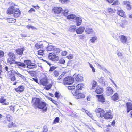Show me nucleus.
<instances>
[{
    "label": "nucleus",
    "instance_id": "f257e3e1",
    "mask_svg": "<svg viewBox=\"0 0 132 132\" xmlns=\"http://www.w3.org/2000/svg\"><path fill=\"white\" fill-rule=\"evenodd\" d=\"M36 107L41 109L43 112H45L47 110V104L46 103L43 102H41L39 98L36 99L35 102L34 103Z\"/></svg>",
    "mask_w": 132,
    "mask_h": 132
},
{
    "label": "nucleus",
    "instance_id": "f03ea898",
    "mask_svg": "<svg viewBox=\"0 0 132 132\" xmlns=\"http://www.w3.org/2000/svg\"><path fill=\"white\" fill-rule=\"evenodd\" d=\"M8 55L9 56L8 58V62L11 64L14 63L15 59V54L13 53L10 52L8 53Z\"/></svg>",
    "mask_w": 132,
    "mask_h": 132
},
{
    "label": "nucleus",
    "instance_id": "7ed1b4c3",
    "mask_svg": "<svg viewBox=\"0 0 132 132\" xmlns=\"http://www.w3.org/2000/svg\"><path fill=\"white\" fill-rule=\"evenodd\" d=\"M63 84H64L70 85L73 83L74 79L71 77H66L63 80Z\"/></svg>",
    "mask_w": 132,
    "mask_h": 132
},
{
    "label": "nucleus",
    "instance_id": "20e7f679",
    "mask_svg": "<svg viewBox=\"0 0 132 132\" xmlns=\"http://www.w3.org/2000/svg\"><path fill=\"white\" fill-rule=\"evenodd\" d=\"M72 94L74 96H76V98H84L85 97L84 94L83 93L78 92L77 90H73L72 92Z\"/></svg>",
    "mask_w": 132,
    "mask_h": 132
},
{
    "label": "nucleus",
    "instance_id": "39448f33",
    "mask_svg": "<svg viewBox=\"0 0 132 132\" xmlns=\"http://www.w3.org/2000/svg\"><path fill=\"white\" fill-rule=\"evenodd\" d=\"M48 57L50 60L53 61H57L59 60L58 56L56 55L53 53H50L49 54Z\"/></svg>",
    "mask_w": 132,
    "mask_h": 132
},
{
    "label": "nucleus",
    "instance_id": "423d86ee",
    "mask_svg": "<svg viewBox=\"0 0 132 132\" xmlns=\"http://www.w3.org/2000/svg\"><path fill=\"white\" fill-rule=\"evenodd\" d=\"M119 38L120 41L123 44H126L127 43V39L126 37L123 35H121L119 36Z\"/></svg>",
    "mask_w": 132,
    "mask_h": 132
},
{
    "label": "nucleus",
    "instance_id": "0eeeda50",
    "mask_svg": "<svg viewBox=\"0 0 132 132\" xmlns=\"http://www.w3.org/2000/svg\"><path fill=\"white\" fill-rule=\"evenodd\" d=\"M106 92L107 95L111 96L113 94V91L111 87H109L107 88Z\"/></svg>",
    "mask_w": 132,
    "mask_h": 132
},
{
    "label": "nucleus",
    "instance_id": "6e6552de",
    "mask_svg": "<svg viewBox=\"0 0 132 132\" xmlns=\"http://www.w3.org/2000/svg\"><path fill=\"white\" fill-rule=\"evenodd\" d=\"M15 7L13 6H11L9 7L7 11V13L8 14H13L14 13Z\"/></svg>",
    "mask_w": 132,
    "mask_h": 132
},
{
    "label": "nucleus",
    "instance_id": "1a4fd4ad",
    "mask_svg": "<svg viewBox=\"0 0 132 132\" xmlns=\"http://www.w3.org/2000/svg\"><path fill=\"white\" fill-rule=\"evenodd\" d=\"M62 11H63L62 8L57 7H54L53 10V11L55 13L57 14L60 13Z\"/></svg>",
    "mask_w": 132,
    "mask_h": 132
},
{
    "label": "nucleus",
    "instance_id": "9d476101",
    "mask_svg": "<svg viewBox=\"0 0 132 132\" xmlns=\"http://www.w3.org/2000/svg\"><path fill=\"white\" fill-rule=\"evenodd\" d=\"M47 78L46 77L40 80V83L44 86H46L48 82Z\"/></svg>",
    "mask_w": 132,
    "mask_h": 132
},
{
    "label": "nucleus",
    "instance_id": "9b49d317",
    "mask_svg": "<svg viewBox=\"0 0 132 132\" xmlns=\"http://www.w3.org/2000/svg\"><path fill=\"white\" fill-rule=\"evenodd\" d=\"M75 21L77 26H79L81 24L82 22V19L81 18L77 17L75 18Z\"/></svg>",
    "mask_w": 132,
    "mask_h": 132
},
{
    "label": "nucleus",
    "instance_id": "f8f14e48",
    "mask_svg": "<svg viewBox=\"0 0 132 132\" xmlns=\"http://www.w3.org/2000/svg\"><path fill=\"white\" fill-rule=\"evenodd\" d=\"M85 28L84 27H80L76 30V32L77 34H81L84 31Z\"/></svg>",
    "mask_w": 132,
    "mask_h": 132
},
{
    "label": "nucleus",
    "instance_id": "ddd939ff",
    "mask_svg": "<svg viewBox=\"0 0 132 132\" xmlns=\"http://www.w3.org/2000/svg\"><path fill=\"white\" fill-rule=\"evenodd\" d=\"M126 105L127 109V112L128 113L132 110V103L130 102H127L126 104Z\"/></svg>",
    "mask_w": 132,
    "mask_h": 132
},
{
    "label": "nucleus",
    "instance_id": "4468645a",
    "mask_svg": "<svg viewBox=\"0 0 132 132\" xmlns=\"http://www.w3.org/2000/svg\"><path fill=\"white\" fill-rule=\"evenodd\" d=\"M13 14L14 16L17 17L20 15V12L19 10L17 8H15L14 10V13Z\"/></svg>",
    "mask_w": 132,
    "mask_h": 132
},
{
    "label": "nucleus",
    "instance_id": "2eb2a0df",
    "mask_svg": "<svg viewBox=\"0 0 132 132\" xmlns=\"http://www.w3.org/2000/svg\"><path fill=\"white\" fill-rule=\"evenodd\" d=\"M96 96L98 97V100L102 102H105V99L103 95H97Z\"/></svg>",
    "mask_w": 132,
    "mask_h": 132
},
{
    "label": "nucleus",
    "instance_id": "dca6fc26",
    "mask_svg": "<svg viewBox=\"0 0 132 132\" xmlns=\"http://www.w3.org/2000/svg\"><path fill=\"white\" fill-rule=\"evenodd\" d=\"M24 89V88L22 86H20L15 89V90L18 93L22 92L23 91Z\"/></svg>",
    "mask_w": 132,
    "mask_h": 132
},
{
    "label": "nucleus",
    "instance_id": "f3484780",
    "mask_svg": "<svg viewBox=\"0 0 132 132\" xmlns=\"http://www.w3.org/2000/svg\"><path fill=\"white\" fill-rule=\"evenodd\" d=\"M112 116L110 112H107L105 113L104 118L106 119H110L112 118Z\"/></svg>",
    "mask_w": 132,
    "mask_h": 132
},
{
    "label": "nucleus",
    "instance_id": "a211bd4d",
    "mask_svg": "<svg viewBox=\"0 0 132 132\" xmlns=\"http://www.w3.org/2000/svg\"><path fill=\"white\" fill-rule=\"evenodd\" d=\"M24 50V48H19L16 50V52L18 54L21 55L23 54Z\"/></svg>",
    "mask_w": 132,
    "mask_h": 132
},
{
    "label": "nucleus",
    "instance_id": "6ab92c4d",
    "mask_svg": "<svg viewBox=\"0 0 132 132\" xmlns=\"http://www.w3.org/2000/svg\"><path fill=\"white\" fill-rule=\"evenodd\" d=\"M76 76V77L75 78L76 81L78 82H80L82 80L83 77L81 76L79 74L78 75H77V76H76V75H74V76ZM74 77H75V76H74Z\"/></svg>",
    "mask_w": 132,
    "mask_h": 132
},
{
    "label": "nucleus",
    "instance_id": "aec40b11",
    "mask_svg": "<svg viewBox=\"0 0 132 132\" xmlns=\"http://www.w3.org/2000/svg\"><path fill=\"white\" fill-rule=\"evenodd\" d=\"M48 131V129L47 126L45 125L43 127L42 129H40L38 132H47Z\"/></svg>",
    "mask_w": 132,
    "mask_h": 132
},
{
    "label": "nucleus",
    "instance_id": "412c9836",
    "mask_svg": "<svg viewBox=\"0 0 132 132\" xmlns=\"http://www.w3.org/2000/svg\"><path fill=\"white\" fill-rule=\"evenodd\" d=\"M117 13L118 15L124 17L125 13L123 10H118Z\"/></svg>",
    "mask_w": 132,
    "mask_h": 132
},
{
    "label": "nucleus",
    "instance_id": "4be33fe9",
    "mask_svg": "<svg viewBox=\"0 0 132 132\" xmlns=\"http://www.w3.org/2000/svg\"><path fill=\"white\" fill-rule=\"evenodd\" d=\"M103 90L101 87H97L96 90V92L97 94H100L103 92Z\"/></svg>",
    "mask_w": 132,
    "mask_h": 132
},
{
    "label": "nucleus",
    "instance_id": "5701e85b",
    "mask_svg": "<svg viewBox=\"0 0 132 132\" xmlns=\"http://www.w3.org/2000/svg\"><path fill=\"white\" fill-rule=\"evenodd\" d=\"M43 44L40 43H36L35 45V48L36 49H38L40 48H43Z\"/></svg>",
    "mask_w": 132,
    "mask_h": 132
},
{
    "label": "nucleus",
    "instance_id": "b1692460",
    "mask_svg": "<svg viewBox=\"0 0 132 132\" xmlns=\"http://www.w3.org/2000/svg\"><path fill=\"white\" fill-rule=\"evenodd\" d=\"M76 29V27L74 25H71L69 28V31L71 32H74L75 31Z\"/></svg>",
    "mask_w": 132,
    "mask_h": 132
},
{
    "label": "nucleus",
    "instance_id": "393cba45",
    "mask_svg": "<svg viewBox=\"0 0 132 132\" xmlns=\"http://www.w3.org/2000/svg\"><path fill=\"white\" fill-rule=\"evenodd\" d=\"M124 5L127 6V7L128 10H130L131 8L130 3L127 1H125L123 2Z\"/></svg>",
    "mask_w": 132,
    "mask_h": 132
},
{
    "label": "nucleus",
    "instance_id": "a878e982",
    "mask_svg": "<svg viewBox=\"0 0 132 132\" xmlns=\"http://www.w3.org/2000/svg\"><path fill=\"white\" fill-rule=\"evenodd\" d=\"M14 63L17 65V66H21L22 67H24L25 66V65L24 63L19 62H16L14 61Z\"/></svg>",
    "mask_w": 132,
    "mask_h": 132
},
{
    "label": "nucleus",
    "instance_id": "bb28decb",
    "mask_svg": "<svg viewBox=\"0 0 132 132\" xmlns=\"http://www.w3.org/2000/svg\"><path fill=\"white\" fill-rule=\"evenodd\" d=\"M119 97L118 96V95L117 93H115L114 95L112 96V100L115 101L119 99Z\"/></svg>",
    "mask_w": 132,
    "mask_h": 132
},
{
    "label": "nucleus",
    "instance_id": "cd10ccee",
    "mask_svg": "<svg viewBox=\"0 0 132 132\" xmlns=\"http://www.w3.org/2000/svg\"><path fill=\"white\" fill-rule=\"evenodd\" d=\"M127 21L126 20H123L119 24V25L122 27H124L127 24Z\"/></svg>",
    "mask_w": 132,
    "mask_h": 132
},
{
    "label": "nucleus",
    "instance_id": "c85d7f7f",
    "mask_svg": "<svg viewBox=\"0 0 132 132\" xmlns=\"http://www.w3.org/2000/svg\"><path fill=\"white\" fill-rule=\"evenodd\" d=\"M84 86L82 83L78 84L76 86V89L78 90L81 89Z\"/></svg>",
    "mask_w": 132,
    "mask_h": 132
},
{
    "label": "nucleus",
    "instance_id": "c756f323",
    "mask_svg": "<svg viewBox=\"0 0 132 132\" xmlns=\"http://www.w3.org/2000/svg\"><path fill=\"white\" fill-rule=\"evenodd\" d=\"M6 100V99H4L2 97L0 98V102L1 103H4V105H7L9 104V103L8 102H5Z\"/></svg>",
    "mask_w": 132,
    "mask_h": 132
},
{
    "label": "nucleus",
    "instance_id": "7c9ffc66",
    "mask_svg": "<svg viewBox=\"0 0 132 132\" xmlns=\"http://www.w3.org/2000/svg\"><path fill=\"white\" fill-rule=\"evenodd\" d=\"M104 110L100 108H97L95 110V111L96 114L100 113L102 112H103Z\"/></svg>",
    "mask_w": 132,
    "mask_h": 132
},
{
    "label": "nucleus",
    "instance_id": "2f4dec72",
    "mask_svg": "<svg viewBox=\"0 0 132 132\" xmlns=\"http://www.w3.org/2000/svg\"><path fill=\"white\" fill-rule=\"evenodd\" d=\"M85 31L86 34H89L93 32V30L92 29L86 28Z\"/></svg>",
    "mask_w": 132,
    "mask_h": 132
},
{
    "label": "nucleus",
    "instance_id": "473e14b6",
    "mask_svg": "<svg viewBox=\"0 0 132 132\" xmlns=\"http://www.w3.org/2000/svg\"><path fill=\"white\" fill-rule=\"evenodd\" d=\"M105 112L104 111L102 112L101 113L97 114V115L98 117H103L105 116Z\"/></svg>",
    "mask_w": 132,
    "mask_h": 132
},
{
    "label": "nucleus",
    "instance_id": "72a5a7b5",
    "mask_svg": "<svg viewBox=\"0 0 132 132\" xmlns=\"http://www.w3.org/2000/svg\"><path fill=\"white\" fill-rule=\"evenodd\" d=\"M75 17L76 16L73 14H70L67 16V18L69 19H74Z\"/></svg>",
    "mask_w": 132,
    "mask_h": 132
},
{
    "label": "nucleus",
    "instance_id": "f704fd0d",
    "mask_svg": "<svg viewBox=\"0 0 132 132\" xmlns=\"http://www.w3.org/2000/svg\"><path fill=\"white\" fill-rule=\"evenodd\" d=\"M97 39V38L96 36H94L92 37L91 39L90 40V41L91 42L93 43H94L95 41Z\"/></svg>",
    "mask_w": 132,
    "mask_h": 132
},
{
    "label": "nucleus",
    "instance_id": "c9c22d12",
    "mask_svg": "<svg viewBox=\"0 0 132 132\" xmlns=\"http://www.w3.org/2000/svg\"><path fill=\"white\" fill-rule=\"evenodd\" d=\"M7 20L8 22L10 23H14L16 21V20L15 19H13L12 18H8Z\"/></svg>",
    "mask_w": 132,
    "mask_h": 132
},
{
    "label": "nucleus",
    "instance_id": "e433bc0d",
    "mask_svg": "<svg viewBox=\"0 0 132 132\" xmlns=\"http://www.w3.org/2000/svg\"><path fill=\"white\" fill-rule=\"evenodd\" d=\"M24 63L27 65H29L30 64H32L31 63V61L30 60H26L24 61Z\"/></svg>",
    "mask_w": 132,
    "mask_h": 132
},
{
    "label": "nucleus",
    "instance_id": "4c0bfd02",
    "mask_svg": "<svg viewBox=\"0 0 132 132\" xmlns=\"http://www.w3.org/2000/svg\"><path fill=\"white\" fill-rule=\"evenodd\" d=\"M44 50H39L38 52V55H43L44 54Z\"/></svg>",
    "mask_w": 132,
    "mask_h": 132
},
{
    "label": "nucleus",
    "instance_id": "58836bf2",
    "mask_svg": "<svg viewBox=\"0 0 132 132\" xmlns=\"http://www.w3.org/2000/svg\"><path fill=\"white\" fill-rule=\"evenodd\" d=\"M65 63V60L63 59H60L58 62L59 63L61 64H64Z\"/></svg>",
    "mask_w": 132,
    "mask_h": 132
},
{
    "label": "nucleus",
    "instance_id": "ea45409f",
    "mask_svg": "<svg viewBox=\"0 0 132 132\" xmlns=\"http://www.w3.org/2000/svg\"><path fill=\"white\" fill-rule=\"evenodd\" d=\"M62 76L60 75L59 78L56 79L57 82H62L63 80H61V79H62Z\"/></svg>",
    "mask_w": 132,
    "mask_h": 132
},
{
    "label": "nucleus",
    "instance_id": "a19ab883",
    "mask_svg": "<svg viewBox=\"0 0 132 132\" xmlns=\"http://www.w3.org/2000/svg\"><path fill=\"white\" fill-rule=\"evenodd\" d=\"M75 88V86H69L68 87V89L70 90H72V92L73 90H75L74 89Z\"/></svg>",
    "mask_w": 132,
    "mask_h": 132
},
{
    "label": "nucleus",
    "instance_id": "79ce46f5",
    "mask_svg": "<svg viewBox=\"0 0 132 132\" xmlns=\"http://www.w3.org/2000/svg\"><path fill=\"white\" fill-rule=\"evenodd\" d=\"M6 118L7 120L9 121L11 120L12 119V117L9 114H8Z\"/></svg>",
    "mask_w": 132,
    "mask_h": 132
},
{
    "label": "nucleus",
    "instance_id": "37998d69",
    "mask_svg": "<svg viewBox=\"0 0 132 132\" xmlns=\"http://www.w3.org/2000/svg\"><path fill=\"white\" fill-rule=\"evenodd\" d=\"M54 51H55L56 54H58L60 52V50L57 48H55L54 49Z\"/></svg>",
    "mask_w": 132,
    "mask_h": 132
},
{
    "label": "nucleus",
    "instance_id": "c03bdc74",
    "mask_svg": "<svg viewBox=\"0 0 132 132\" xmlns=\"http://www.w3.org/2000/svg\"><path fill=\"white\" fill-rule=\"evenodd\" d=\"M53 73L55 77H57L59 75V72L56 70H55L53 72Z\"/></svg>",
    "mask_w": 132,
    "mask_h": 132
},
{
    "label": "nucleus",
    "instance_id": "a18cd8bd",
    "mask_svg": "<svg viewBox=\"0 0 132 132\" xmlns=\"http://www.w3.org/2000/svg\"><path fill=\"white\" fill-rule=\"evenodd\" d=\"M59 117H56L54 120V123H56L59 122Z\"/></svg>",
    "mask_w": 132,
    "mask_h": 132
},
{
    "label": "nucleus",
    "instance_id": "49530a36",
    "mask_svg": "<svg viewBox=\"0 0 132 132\" xmlns=\"http://www.w3.org/2000/svg\"><path fill=\"white\" fill-rule=\"evenodd\" d=\"M63 9V11H64V12H63L64 15L65 16H66L68 14V10L67 9Z\"/></svg>",
    "mask_w": 132,
    "mask_h": 132
},
{
    "label": "nucleus",
    "instance_id": "de8ad7c7",
    "mask_svg": "<svg viewBox=\"0 0 132 132\" xmlns=\"http://www.w3.org/2000/svg\"><path fill=\"white\" fill-rule=\"evenodd\" d=\"M53 47L52 46H49L47 48V51H51L53 48Z\"/></svg>",
    "mask_w": 132,
    "mask_h": 132
},
{
    "label": "nucleus",
    "instance_id": "09e8293b",
    "mask_svg": "<svg viewBox=\"0 0 132 132\" xmlns=\"http://www.w3.org/2000/svg\"><path fill=\"white\" fill-rule=\"evenodd\" d=\"M97 84V82L96 81H93L92 84V88L93 89L95 88L96 85Z\"/></svg>",
    "mask_w": 132,
    "mask_h": 132
},
{
    "label": "nucleus",
    "instance_id": "8fccbe9b",
    "mask_svg": "<svg viewBox=\"0 0 132 132\" xmlns=\"http://www.w3.org/2000/svg\"><path fill=\"white\" fill-rule=\"evenodd\" d=\"M89 66L90 68H92V72H95V69L93 67L92 65L90 63H89Z\"/></svg>",
    "mask_w": 132,
    "mask_h": 132
},
{
    "label": "nucleus",
    "instance_id": "3c124183",
    "mask_svg": "<svg viewBox=\"0 0 132 132\" xmlns=\"http://www.w3.org/2000/svg\"><path fill=\"white\" fill-rule=\"evenodd\" d=\"M5 70L7 72H10L12 70V69L11 68H9L7 66H5Z\"/></svg>",
    "mask_w": 132,
    "mask_h": 132
},
{
    "label": "nucleus",
    "instance_id": "603ef678",
    "mask_svg": "<svg viewBox=\"0 0 132 132\" xmlns=\"http://www.w3.org/2000/svg\"><path fill=\"white\" fill-rule=\"evenodd\" d=\"M15 106H14L13 105H11V106L10 110L11 111H13V112H14V110H15Z\"/></svg>",
    "mask_w": 132,
    "mask_h": 132
},
{
    "label": "nucleus",
    "instance_id": "864d4df0",
    "mask_svg": "<svg viewBox=\"0 0 132 132\" xmlns=\"http://www.w3.org/2000/svg\"><path fill=\"white\" fill-rule=\"evenodd\" d=\"M56 68V67L54 66H52L50 67L49 71H52L54 70Z\"/></svg>",
    "mask_w": 132,
    "mask_h": 132
},
{
    "label": "nucleus",
    "instance_id": "5fc2aeb1",
    "mask_svg": "<svg viewBox=\"0 0 132 132\" xmlns=\"http://www.w3.org/2000/svg\"><path fill=\"white\" fill-rule=\"evenodd\" d=\"M117 54L118 57L121 56L122 55V54L121 52L118 51H117Z\"/></svg>",
    "mask_w": 132,
    "mask_h": 132
},
{
    "label": "nucleus",
    "instance_id": "6e6d98bb",
    "mask_svg": "<svg viewBox=\"0 0 132 132\" xmlns=\"http://www.w3.org/2000/svg\"><path fill=\"white\" fill-rule=\"evenodd\" d=\"M17 76L18 77H20L21 78L23 79L24 78V76L23 75H22L20 73H19L18 72V73H17Z\"/></svg>",
    "mask_w": 132,
    "mask_h": 132
},
{
    "label": "nucleus",
    "instance_id": "4d7b16f0",
    "mask_svg": "<svg viewBox=\"0 0 132 132\" xmlns=\"http://www.w3.org/2000/svg\"><path fill=\"white\" fill-rule=\"evenodd\" d=\"M51 85H47L45 89L47 90H48L51 88Z\"/></svg>",
    "mask_w": 132,
    "mask_h": 132
},
{
    "label": "nucleus",
    "instance_id": "13d9d810",
    "mask_svg": "<svg viewBox=\"0 0 132 132\" xmlns=\"http://www.w3.org/2000/svg\"><path fill=\"white\" fill-rule=\"evenodd\" d=\"M13 122H10L8 125V127L9 128H11L13 126Z\"/></svg>",
    "mask_w": 132,
    "mask_h": 132
},
{
    "label": "nucleus",
    "instance_id": "bf43d9fd",
    "mask_svg": "<svg viewBox=\"0 0 132 132\" xmlns=\"http://www.w3.org/2000/svg\"><path fill=\"white\" fill-rule=\"evenodd\" d=\"M4 53L3 51H0V57H1L4 56Z\"/></svg>",
    "mask_w": 132,
    "mask_h": 132
},
{
    "label": "nucleus",
    "instance_id": "052dcab7",
    "mask_svg": "<svg viewBox=\"0 0 132 132\" xmlns=\"http://www.w3.org/2000/svg\"><path fill=\"white\" fill-rule=\"evenodd\" d=\"M16 78L15 76H13L11 77V79L12 81H14L16 80Z\"/></svg>",
    "mask_w": 132,
    "mask_h": 132
},
{
    "label": "nucleus",
    "instance_id": "680f3d73",
    "mask_svg": "<svg viewBox=\"0 0 132 132\" xmlns=\"http://www.w3.org/2000/svg\"><path fill=\"white\" fill-rule=\"evenodd\" d=\"M113 12V10L111 8H109L108 9V12L109 13H112Z\"/></svg>",
    "mask_w": 132,
    "mask_h": 132
},
{
    "label": "nucleus",
    "instance_id": "e2e57ef3",
    "mask_svg": "<svg viewBox=\"0 0 132 132\" xmlns=\"http://www.w3.org/2000/svg\"><path fill=\"white\" fill-rule=\"evenodd\" d=\"M26 26L28 29H30V28L32 29L33 28V26L31 25H28Z\"/></svg>",
    "mask_w": 132,
    "mask_h": 132
},
{
    "label": "nucleus",
    "instance_id": "0e129e2a",
    "mask_svg": "<svg viewBox=\"0 0 132 132\" xmlns=\"http://www.w3.org/2000/svg\"><path fill=\"white\" fill-rule=\"evenodd\" d=\"M67 54V52L66 51H63L62 53V55L63 56H65Z\"/></svg>",
    "mask_w": 132,
    "mask_h": 132
},
{
    "label": "nucleus",
    "instance_id": "69168bd1",
    "mask_svg": "<svg viewBox=\"0 0 132 132\" xmlns=\"http://www.w3.org/2000/svg\"><path fill=\"white\" fill-rule=\"evenodd\" d=\"M27 67L29 69H31L33 68V65L32 64H30L27 66Z\"/></svg>",
    "mask_w": 132,
    "mask_h": 132
},
{
    "label": "nucleus",
    "instance_id": "338daca9",
    "mask_svg": "<svg viewBox=\"0 0 132 132\" xmlns=\"http://www.w3.org/2000/svg\"><path fill=\"white\" fill-rule=\"evenodd\" d=\"M119 4V2L118 1H116L114 2V3H113V4H112V5H118Z\"/></svg>",
    "mask_w": 132,
    "mask_h": 132
},
{
    "label": "nucleus",
    "instance_id": "774afa93",
    "mask_svg": "<svg viewBox=\"0 0 132 132\" xmlns=\"http://www.w3.org/2000/svg\"><path fill=\"white\" fill-rule=\"evenodd\" d=\"M67 58L70 59H71L73 58V56L72 54H70L67 56Z\"/></svg>",
    "mask_w": 132,
    "mask_h": 132
}]
</instances>
